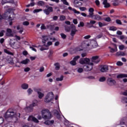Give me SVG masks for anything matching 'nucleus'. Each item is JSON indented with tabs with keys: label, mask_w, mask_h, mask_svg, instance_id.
Returning a JSON list of instances; mask_svg holds the SVG:
<instances>
[{
	"label": "nucleus",
	"mask_w": 127,
	"mask_h": 127,
	"mask_svg": "<svg viewBox=\"0 0 127 127\" xmlns=\"http://www.w3.org/2000/svg\"><path fill=\"white\" fill-rule=\"evenodd\" d=\"M70 28H71V30L78 31V30H77V29H76V26H75V25H74L73 24L72 25H71Z\"/></svg>",
	"instance_id": "29"
},
{
	"label": "nucleus",
	"mask_w": 127,
	"mask_h": 127,
	"mask_svg": "<svg viewBox=\"0 0 127 127\" xmlns=\"http://www.w3.org/2000/svg\"><path fill=\"white\" fill-rule=\"evenodd\" d=\"M79 9L81 11H85V10H86V9H87V8H86V7H80L79 8Z\"/></svg>",
	"instance_id": "52"
},
{
	"label": "nucleus",
	"mask_w": 127,
	"mask_h": 127,
	"mask_svg": "<svg viewBox=\"0 0 127 127\" xmlns=\"http://www.w3.org/2000/svg\"><path fill=\"white\" fill-rule=\"evenodd\" d=\"M117 79H122L123 78H127V74L120 73L117 76Z\"/></svg>",
	"instance_id": "16"
},
{
	"label": "nucleus",
	"mask_w": 127,
	"mask_h": 127,
	"mask_svg": "<svg viewBox=\"0 0 127 127\" xmlns=\"http://www.w3.org/2000/svg\"><path fill=\"white\" fill-rule=\"evenodd\" d=\"M110 30H111L112 31H116L117 30V27L115 26H112L110 27Z\"/></svg>",
	"instance_id": "38"
},
{
	"label": "nucleus",
	"mask_w": 127,
	"mask_h": 127,
	"mask_svg": "<svg viewBox=\"0 0 127 127\" xmlns=\"http://www.w3.org/2000/svg\"><path fill=\"white\" fill-rule=\"evenodd\" d=\"M79 63L82 65H84V64H87V65L83 66V69H84L85 71H91V70L93 69L94 64L93 63H90V59L89 58H86L80 59L79 60Z\"/></svg>",
	"instance_id": "1"
},
{
	"label": "nucleus",
	"mask_w": 127,
	"mask_h": 127,
	"mask_svg": "<svg viewBox=\"0 0 127 127\" xmlns=\"http://www.w3.org/2000/svg\"><path fill=\"white\" fill-rule=\"evenodd\" d=\"M44 71V67L42 66L40 68L39 71L40 72H43Z\"/></svg>",
	"instance_id": "62"
},
{
	"label": "nucleus",
	"mask_w": 127,
	"mask_h": 127,
	"mask_svg": "<svg viewBox=\"0 0 127 127\" xmlns=\"http://www.w3.org/2000/svg\"><path fill=\"white\" fill-rule=\"evenodd\" d=\"M3 123V118L0 117V125H1Z\"/></svg>",
	"instance_id": "63"
},
{
	"label": "nucleus",
	"mask_w": 127,
	"mask_h": 127,
	"mask_svg": "<svg viewBox=\"0 0 127 127\" xmlns=\"http://www.w3.org/2000/svg\"><path fill=\"white\" fill-rule=\"evenodd\" d=\"M117 56H126V53L125 52L119 51L116 53Z\"/></svg>",
	"instance_id": "18"
},
{
	"label": "nucleus",
	"mask_w": 127,
	"mask_h": 127,
	"mask_svg": "<svg viewBox=\"0 0 127 127\" xmlns=\"http://www.w3.org/2000/svg\"><path fill=\"white\" fill-rule=\"evenodd\" d=\"M49 48H44L43 47H41V48L40 49V50L41 51H43L44 50H48Z\"/></svg>",
	"instance_id": "47"
},
{
	"label": "nucleus",
	"mask_w": 127,
	"mask_h": 127,
	"mask_svg": "<svg viewBox=\"0 0 127 127\" xmlns=\"http://www.w3.org/2000/svg\"><path fill=\"white\" fill-rule=\"evenodd\" d=\"M4 117L5 119H7V118H12L13 117H18L19 118L20 117V113L17 114L13 109L10 108L5 113Z\"/></svg>",
	"instance_id": "4"
},
{
	"label": "nucleus",
	"mask_w": 127,
	"mask_h": 127,
	"mask_svg": "<svg viewBox=\"0 0 127 127\" xmlns=\"http://www.w3.org/2000/svg\"><path fill=\"white\" fill-rule=\"evenodd\" d=\"M84 39H89V38H91V35H86L84 37Z\"/></svg>",
	"instance_id": "60"
},
{
	"label": "nucleus",
	"mask_w": 127,
	"mask_h": 127,
	"mask_svg": "<svg viewBox=\"0 0 127 127\" xmlns=\"http://www.w3.org/2000/svg\"><path fill=\"white\" fill-rule=\"evenodd\" d=\"M45 125H46L47 126H52L54 124V120H48L45 122L44 123Z\"/></svg>",
	"instance_id": "17"
},
{
	"label": "nucleus",
	"mask_w": 127,
	"mask_h": 127,
	"mask_svg": "<svg viewBox=\"0 0 127 127\" xmlns=\"http://www.w3.org/2000/svg\"><path fill=\"white\" fill-rule=\"evenodd\" d=\"M21 88L23 89V90H27L28 89V84L27 83H23L21 85Z\"/></svg>",
	"instance_id": "21"
},
{
	"label": "nucleus",
	"mask_w": 127,
	"mask_h": 127,
	"mask_svg": "<svg viewBox=\"0 0 127 127\" xmlns=\"http://www.w3.org/2000/svg\"><path fill=\"white\" fill-rule=\"evenodd\" d=\"M64 78V76L63 75H61L60 77H57L56 78V81H63Z\"/></svg>",
	"instance_id": "31"
},
{
	"label": "nucleus",
	"mask_w": 127,
	"mask_h": 127,
	"mask_svg": "<svg viewBox=\"0 0 127 127\" xmlns=\"http://www.w3.org/2000/svg\"><path fill=\"white\" fill-rule=\"evenodd\" d=\"M44 1H39L38 2V5H41V6H42V5H44Z\"/></svg>",
	"instance_id": "39"
},
{
	"label": "nucleus",
	"mask_w": 127,
	"mask_h": 127,
	"mask_svg": "<svg viewBox=\"0 0 127 127\" xmlns=\"http://www.w3.org/2000/svg\"><path fill=\"white\" fill-rule=\"evenodd\" d=\"M108 48H109V49H111L110 50V52L111 53H114V52H117V51H118V50H116V49H114V48H112L111 47H109Z\"/></svg>",
	"instance_id": "28"
},
{
	"label": "nucleus",
	"mask_w": 127,
	"mask_h": 127,
	"mask_svg": "<svg viewBox=\"0 0 127 127\" xmlns=\"http://www.w3.org/2000/svg\"><path fill=\"white\" fill-rule=\"evenodd\" d=\"M98 25H99V27H103V26H105V24H104L101 22H98Z\"/></svg>",
	"instance_id": "50"
},
{
	"label": "nucleus",
	"mask_w": 127,
	"mask_h": 127,
	"mask_svg": "<svg viewBox=\"0 0 127 127\" xmlns=\"http://www.w3.org/2000/svg\"><path fill=\"white\" fill-rule=\"evenodd\" d=\"M40 11H42V9H35L33 11V13H36L39 12Z\"/></svg>",
	"instance_id": "35"
},
{
	"label": "nucleus",
	"mask_w": 127,
	"mask_h": 127,
	"mask_svg": "<svg viewBox=\"0 0 127 127\" xmlns=\"http://www.w3.org/2000/svg\"><path fill=\"white\" fill-rule=\"evenodd\" d=\"M70 64L72 65V66H75L77 64L76 62L74 61L73 60L70 62Z\"/></svg>",
	"instance_id": "36"
},
{
	"label": "nucleus",
	"mask_w": 127,
	"mask_h": 127,
	"mask_svg": "<svg viewBox=\"0 0 127 127\" xmlns=\"http://www.w3.org/2000/svg\"><path fill=\"white\" fill-rule=\"evenodd\" d=\"M47 27L49 29H50V30H53V28H54V27L52 25H48Z\"/></svg>",
	"instance_id": "34"
},
{
	"label": "nucleus",
	"mask_w": 127,
	"mask_h": 127,
	"mask_svg": "<svg viewBox=\"0 0 127 127\" xmlns=\"http://www.w3.org/2000/svg\"><path fill=\"white\" fill-rule=\"evenodd\" d=\"M96 21L95 20H90V22H87L86 23L87 25V27H88V28H92V27H94V28H96V27L93 26V25H91V24H95V23H96Z\"/></svg>",
	"instance_id": "11"
},
{
	"label": "nucleus",
	"mask_w": 127,
	"mask_h": 127,
	"mask_svg": "<svg viewBox=\"0 0 127 127\" xmlns=\"http://www.w3.org/2000/svg\"><path fill=\"white\" fill-rule=\"evenodd\" d=\"M110 6H111V5L109 3H107L106 4H105L104 5V7L105 8H108L110 7Z\"/></svg>",
	"instance_id": "49"
},
{
	"label": "nucleus",
	"mask_w": 127,
	"mask_h": 127,
	"mask_svg": "<svg viewBox=\"0 0 127 127\" xmlns=\"http://www.w3.org/2000/svg\"><path fill=\"white\" fill-rule=\"evenodd\" d=\"M4 32H5V31L4 30H2L0 32V37H2V36H3Z\"/></svg>",
	"instance_id": "44"
},
{
	"label": "nucleus",
	"mask_w": 127,
	"mask_h": 127,
	"mask_svg": "<svg viewBox=\"0 0 127 127\" xmlns=\"http://www.w3.org/2000/svg\"><path fill=\"white\" fill-rule=\"evenodd\" d=\"M31 1H32V2H31L30 3V5H31V6H34V5H35V3H34V0H31Z\"/></svg>",
	"instance_id": "54"
},
{
	"label": "nucleus",
	"mask_w": 127,
	"mask_h": 127,
	"mask_svg": "<svg viewBox=\"0 0 127 127\" xmlns=\"http://www.w3.org/2000/svg\"><path fill=\"white\" fill-rule=\"evenodd\" d=\"M84 25H85V24L83 22H80L79 23V24L78 25V27H83Z\"/></svg>",
	"instance_id": "42"
},
{
	"label": "nucleus",
	"mask_w": 127,
	"mask_h": 127,
	"mask_svg": "<svg viewBox=\"0 0 127 127\" xmlns=\"http://www.w3.org/2000/svg\"><path fill=\"white\" fill-rule=\"evenodd\" d=\"M54 65L56 66V70H59L60 69V64L59 63H55Z\"/></svg>",
	"instance_id": "26"
},
{
	"label": "nucleus",
	"mask_w": 127,
	"mask_h": 127,
	"mask_svg": "<svg viewBox=\"0 0 127 127\" xmlns=\"http://www.w3.org/2000/svg\"><path fill=\"white\" fill-rule=\"evenodd\" d=\"M54 115L56 117L58 120H60V119H61V115H60V113L57 110H54Z\"/></svg>",
	"instance_id": "14"
},
{
	"label": "nucleus",
	"mask_w": 127,
	"mask_h": 127,
	"mask_svg": "<svg viewBox=\"0 0 127 127\" xmlns=\"http://www.w3.org/2000/svg\"><path fill=\"white\" fill-rule=\"evenodd\" d=\"M46 7L47 9H44L43 11L46 15H49V14H50V12H53V7L48 5L46 6Z\"/></svg>",
	"instance_id": "7"
},
{
	"label": "nucleus",
	"mask_w": 127,
	"mask_h": 127,
	"mask_svg": "<svg viewBox=\"0 0 127 127\" xmlns=\"http://www.w3.org/2000/svg\"><path fill=\"white\" fill-rule=\"evenodd\" d=\"M23 25H25L26 26H27L29 25V22L26 21L23 22Z\"/></svg>",
	"instance_id": "45"
},
{
	"label": "nucleus",
	"mask_w": 127,
	"mask_h": 127,
	"mask_svg": "<svg viewBox=\"0 0 127 127\" xmlns=\"http://www.w3.org/2000/svg\"><path fill=\"white\" fill-rule=\"evenodd\" d=\"M61 36L63 39H66V37H67V36L65 35L64 33H61Z\"/></svg>",
	"instance_id": "43"
},
{
	"label": "nucleus",
	"mask_w": 127,
	"mask_h": 127,
	"mask_svg": "<svg viewBox=\"0 0 127 127\" xmlns=\"http://www.w3.org/2000/svg\"><path fill=\"white\" fill-rule=\"evenodd\" d=\"M116 22L117 24H119V25H122V21H121V20L120 19H117L116 20Z\"/></svg>",
	"instance_id": "41"
},
{
	"label": "nucleus",
	"mask_w": 127,
	"mask_h": 127,
	"mask_svg": "<svg viewBox=\"0 0 127 127\" xmlns=\"http://www.w3.org/2000/svg\"><path fill=\"white\" fill-rule=\"evenodd\" d=\"M107 83L109 86H114L116 84V80L112 78H108L107 80Z\"/></svg>",
	"instance_id": "8"
},
{
	"label": "nucleus",
	"mask_w": 127,
	"mask_h": 127,
	"mask_svg": "<svg viewBox=\"0 0 127 127\" xmlns=\"http://www.w3.org/2000/svg\"><path fill=\"white\" fill-rule=\"evenodd\" d=\"M54 96V94H53V92L49 93L47 94V95L46 96L45 99V102L46 103H50L52 100H53V96Z\"/></svg>",
	"instance_id": "6"
},
{
	"label": "nucleus",
	"mask_w": 127,
	"mask_h": 127,
	"mask_svg": "<svg viewBox=\"0 0 127 127\" xmlns=\"http://www.w3.org/2000/svg\"><path fill=\"white\" fill-rule=\"evenodd\" d=\"M53 43L51 41H49L47 43V44L46 45L45 44H44V46H45L46 47H47V48H48L49 46H51V45H52Z\"/></svg>",
	"instance_id": "27"
},
{
	"label": "nucleus",
	"mask_w": 127,
	"mask_h": 127,
	"mask_svg": "<svg viewBox=\"0 0 127 127\" xmlns=\"http://www.w3.org/2000/svg\"><path fill=\"white\" fill-rule=\"evenodd\" d=\"M42 117L44 120H51L53 118V116L50 111L48 109H44L41 111Z\"/></svg>",
	"instance_id": "3"
},
{
	"label": "nucleus",
	"mask_w": 127,
	"mask_h": 127,
	"mask_svg": "<svg viewBox=\"0 0 127 127\" xmlns=\"http://www.w3.org/2000/svg\"><path fill=\"white\" fill-rule=\"evenodd\" d=\"M83 3L81 2L78 1V0H74V6L75 7H80Z\"/></svg>",
	"instance_id": "15"
},
{
	"label": "nucleus",
	"mask_w": 127,
	"mask_h": 127,
	"mask_svg": "<svg viewBox=\"0 0 127 127\" xmlns=\"http://www.w3.org/2000/svg\"><path fill=\"white\" fill-rule=\"evenodd\" d=\"M15 18V14L14 13H11L9 16L5 13H4L2 15L0 14V20H1V19H7L9 22V25H12V20H14Z\"/></svg>",
	"instance_id": "2"
},
{
	"label": "nucleus",
	"mask_w": 127,
	"mask_h": 127,
	"mask_svg": "<svg viewBox=\"0 0 127 127\" xmlns=\"http://www.w3.org/2000/svg\"><path fill=\"white\" fill-rule=\"evenodd\" d=\"M68 9H69V10H72L74 12V13H77V14H79L80 13V11H77V10L72 8V7H70V6L68 7Z\"/></svg>",
	"instance_id": "20"
},
{
	"label": "nucleus",
	"mask_w": 127,
	"mask_h": 127,
	"mask_svg": "<svg viewBox=\"0 0 127 127\" xmlns=\"http://www.w3.org/2000/svg\"><path fill=\"white\" fill-rule=\"evenodd\" d=\"M34 117H33V116H30L29 117V118H28V122H30V121H32V120H33V118H34Z\"/></svg>",
	"instance_id": "51"
},
{
	"label": "nucleus",
	"mask_w": 127,
	"mask_h": 127,
	"mask_svg": "<svg viewBox=\"0 0 127 127\" xmlns=\"http://www.w3.org/2000/svg\"><path fill=\"white\" fill-rule=\"evenodd\" d=\"M92 62L95 63V64H98L100 62V60H99V56H93L92 57Z\"/></svg>",
	"instance_id": "13"
},
{
	"label": "nucleus",
	"mask_w": 127,
	"mask_h": 127,
	"mask_svg": "<svg viewBox=\"0 0 127 127\" xmlns=\"http://www.w3.org/2000/svg\"><path fill=\"white\" fill-rule=\"evenodd\" d=\"M37 106V101H36L35 102H33L32 104H30L29 106L26 107L25 108V111L26 113H31L33 111V108Z\"/></svg>",
	"instance_id": "5"
},
{
	"label": "nucleus",
	"mask_w": 127,
	"mask_h": 127,
	"mask_svg": "<svg viewBox=\"0 0 127 127\" xmlns=\"http://www.w3.org/2000/svg\"><path fill=\"white\" fill-rule=\"evenodd\" d=\"M43 40H42V42L43 43H46V41L48 40V37L47 36H42Z\"/></svg>",
	"instance_id": "22"
},
{
	"label": "nucleus",
	"mask_w": 127,
	"mask_h": 127,
	"mask_svg": "<svg viewBox=\"0 0 127 127\" xmlns=\"http://www.w3.org/2000/svg\"><path fill=\"white\" fill-rule=\"evenodd\" d=\"M6 36L8 37H13V34H12V30L11 29L7 28L6 29Z\"/></svg>",
	"instance_id": "12"
},
{
	"label": "nucleus",
	"mask_w": 127,
	"mask_h": 127,
	"mask_svg": "<svg viewBox=\"0 0 127 127\" xmlns=\"http://www.w3.org/2000/svg\"><path fill=\"white\" fill-rule=\"evenodd\" d=\"M37 94L39 95L38 97L39 99H41L42 98H43V97H44V94L41 93V92L40 91H38Z\"/></svg>",
	"instance_id": "24"
},
{
	"label": "nucleus",
	"mask_w": 127,
	"mask_h": 127,
	"mask_svg": "<svg viewBox=\"0 0 127 127\" xmlns=\"http://www.w3.org/2000/svg\"><path fill=\"white\" fill-rule=\"evenodd\" d=\"M30 61L29 59H26V60H24L20 62L21 64H24L25 65H26V64H28V62Z\"/></svg>",
	"instance_id": "23"
},
{
	"label": "nucleus",
	"mask_w": 127,
	"mask_h": 127,
	"mask_svg": "<svg viewBox=\"0 0 127 127\" xmlns=\"http://www.w3.org/2000/svg\"><path fill=\"white\" fill-rule=\"evenodd\" d=\"M83 68L80 67L78 69L77 71L78 72V73H82V72H83Z\"/></svg>",
	"instance_id": "59"
},
{
	"label": "nucleus",
	"mask_w": 127,
	"mask_h": 127,
	"mask_svg": "<svg viewBox=\"0 0 127 127\" xmlns=\"http://www.w3.org/2000/svg\"><path fill=\"white\" fill-rule=\"evenodd\" d=\"M32 122H34V123H39V121H38V120H37V119H36V118L35 117H34L33 118V120H32Z\"/></svg>",
	"instance_id": "46"
},
{
	"label": "nucleus",
	"mask_w": 127,
	"mask_h": 127,
	"mask_svg": "<svg viewBox=\"0 0 127 127\" xmlns=\"http://www.w3.org/2000/svg\"><path fill=\"white\" fill-rule=\"evenodd\" d=\"M100 71L102 73L108 72V71H109V66H108V65H106V64L101 65Z\"/></svg>",
	"instance_id": "10"
},
{
	"label": "nucleus",
	"mask_w": 127,
	"mask_h": 127,
	"mask_svg": "<svg viewBox=\"0 0 127 127\" xmlns=\"http://www.w3.org/2000/svg\"><path fill=\"white\" fill-rule=\"evenodd\" d=\"M58 19V16H54L53 17V20H55V21H56Z\"/></svg>",
	"instance_id": "58"
},
{
	"label": "nucleus",
	"mask_w": 127,
	"mask_h": 127,
	"mask_svg": "<svg viewBox=\"0 0 127 127\" xmlns=\"http://www.w3.org/2000/svg\"><path fill=\"white\" fill-rule=\"evenodd\" d=\"M66 19V16L63 15H61L60 16V21H64Z\"/></svg>",
	"instance_id": "25"
},
{
	"label": "nucleus",
	"mask_w": 127,
	"mask_h": 127,
	"mask_svg": "<svg viewBox=\"0 0 127 127\" xmlns=\"http://www.w3.org/2000/svg\"><path fill=\"white\" fill-rule=\"evenodd\" d=\"M119 49L120 50H123V49H125V46L124 45L119 46Z\"/></svg>",
	"instance_id": "55"
},
{
	"label": "nucleus",
	"mask_w": 127,
	"mask_h": 127,
	"mask_svg": "<svg viewBox=\"0 0 127 127\" xmlns=\"http://www.w3.org/2000/svg\"><path fill=\"white\" fill-rule=\"evenodd\" d=\"M41 29L42 30L43 29H46V27H45V25L44 24H42L41 26Z\"/></svg>",
	"instance_id": "56"
},
{
	"label": "nucleus",
	"mask_w": 127,
	"mask_h": 127,
	"mask_svg": "<svg viewBox=\"0 0 127 127\" xmlns=\"http://www.w3.org/2000/svg\"><path fill=\"white\" fill-rule=\"evenodd\" d=\"M105 21H107V22H110L111 21L112 19L110 17H106L104 18Z\"/></svg>",
	"instance_id": "33"
},
{
	"label": "nucleus",
	"mask_w": 127,
	"mask_h": 127,
	"mask_svg": "<svg viewBox=\"0 0 127 127\" xmlns=\"http://www.w3.org/2000/svg\"><path fill=\"white\" fill-rule=\"evenodd\" d=\"M33 91L30 89V88H29L28 90H27V92L29 94V95H30V94H32V92Z\"/></svg>",
	"instance_id": "57"
},
{
	"label": "nucleus",
	"mask_w": 127,
	"mask_h": 127,
	"mask_svg": "<svg viewBox=\"0 0 127 127\" xmlns=\"http://www.w3.org/2000/svg\"><path fill=\"white\" fill-rule=\"evenodd\" d=\"M99 82H105L106 81V77H100L99 79Z\"/></svg>",
	"instance_id": "37"
},
{
	"label": "nucleus",
	"mask_w": 127,
	"mask_h": 127,
	"mask_svg": "<svg viewBox=\"0 0 127 127\" xmlns=\"http://www.w3.org/2000/svg\"><path fill=\"white\" fill-rule=\"evenodd\" d=\"M93 16H94V19L95 20H102V17L98 14L93 15Z\"/></svg>",
	"instance_id": "19"
},
{
	"label": "nucleus",
	"mask_w": 127,
	"mask_h": 127,
	"mask_svg": "<svg viewBox=\"0 0 127 127\" xmlns=\"http://www.w3.org/2000/svg\"><path fill=\"white\" fill-rule=\"evenodd\" d=\"M4 53H6V54H8V55H13L12 53L9 52V51L7 50V49H4Z\"/></svg>",
	"instance_id": "30"
},
{
	"label": "nucleus",
	"mask_w": 127,
	"mask_h": 127,
	"mask_svg": "<svg viewBox=\"0 0 127 127\" xmlns=\"http://www.w3.org/2000/svg\"><path fill=\"white\" fill-rule=\"evenodd\" d=\"M30 70V68L29 67H26L25 68H24L25 72H29V71Z\"/></svg>",
	"instance_id": "61"
},
{
	"label": "nucleus",
	"mask_w": 127,
	"mask_h": 127,
	"mask_svg": "<svg viewBox=\"0 0 127 127\" xmlns=\"http://www.w3.org/2000/svg\"><path fill=\"white\" fill-rule=\"evenodd\" d=\"M89 11V14L87 15V17H90V18H93L94 17V11H95V10L94 9V8L90 7L88 9Z\"/></svg>",
	"instance_id": "9"
},
{
	"label": "nucleus",
	"mask_w": 127,
	"mask_h": 127,
	"mask_svg": "<svg viewBox=\"0 0 127 127\" xmlns=\"http://www.w3.org/2000/svg\"><path fill=\"white\" fill-rule=\"evenodd\" d=\"M79 58H80V56H77L73 58V60L76 62L77 60H78V59H79Z\"/></svg>",
	"instance_id": "48"
},
{
	"label": "nucleus",
	"mask_w": 127,
	"mask_h": 127,
	"mask_svg": "<svg viewBox=\"0 0 127 127\" xmlns=\"http://www.w3.org/2000/svg\"><path fill=\"white\" fill-rule=\"evenodd\" d=\"M122 102L123 103H125V104H127V97H123Z\"/></svg>",
	"instance_id": "40"
},
{
	"label": "nucleus",
	"mask_w": 127,
	"mask_h": 127,
	"mask_svg": "<svg viewBox=\"0 0 127 127\" xmlns=\"http://www.w3.org/2000/svg\"><path fill=\"white\" fill-rule=\"evenodd\" d=\"M124 64L122 62H118L117 63V66H123Z\"/></svg>",
	"instance_id": "53"
},
{
	"label": "nucleus",
	"mask_w": 127,
	"mask_h": 127,
	"mask_svg": "<svg viewBox=\"0 0 127 127\" xmlns=\"http://www.w3.org/2000/svg\"><path fill=\"white\" fill-rule=\"evenodd\" d=\"M96 5H100V1L99 0H95Z\"/></svg>",
	"instance_id": "64"
},
{
	"label": "nucleus",
	"mask_w": 127,
	"mask_h": 127,
	"mask_svg": "<svg viewBox=\"0 0 127 127\" xmlns=\"http://www.w3.org/2000/svg\"><path fill=\"white\" fill-rule=\"evenodd\" d=\"M77 31H78L71 30V32H70L71 36L74 37L75 36V34H76V32H77Z\"/></svg>",
	"instance_id": "32"
}]
</instances>
